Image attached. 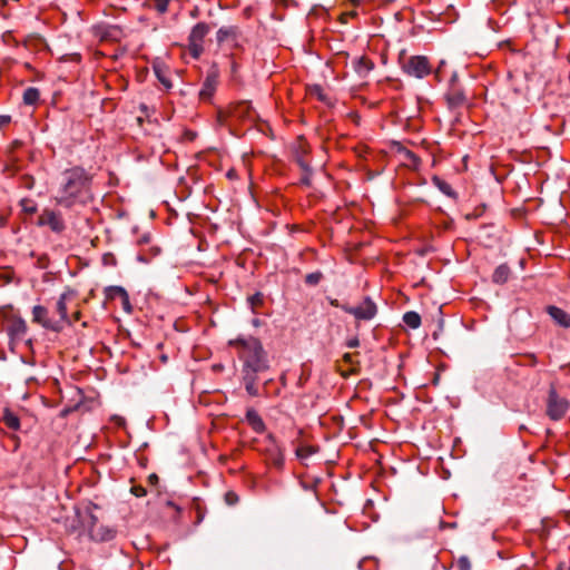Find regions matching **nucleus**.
Segmentation results:
<instances>
[{
  "label": "nucleus",
  "mask_w": 570,
  "mask_h": 570,
  "mask_svg": "<svg viewBox=\"0 0 570 570\" xmlns=\"http://www.w3.org/2000/svg\"><path fill=\"white\" fill-rule=\"evenodd\" d=\"M229 346L237 350L242 361L240 381L249 396H259V382L266 386L272 379H264L271 368L268 354L262 342L254 336H239L228 342Z\"/></svg>",
  "instance_id": "f257e3e1"
},
{
  "label": "nucleus",
  "mask_w": 570,
  "mask_h": 570,
  "mask_svg": "<svg viewBox=\"0 0 570 570\" xmlns=\"http://www.w3.org/2000/svg\"><path fill=\"white\" fill-rule=\"evenodd\" d=\"M91 184L92 176L80 166L63 170L56 189V204L65 208L86 205L92 199Z\"/></svg>",
  "instance_id": "f03ea898"
},
{
  "label": "nucleus",
  "mask_w": 570,
  "mask_h": 570,
  "mask_svg": "<svg viewBox=\"0 0 570 570\" xmlns=\"http://www.w3.org/2000/svg\"><path fill=\"white\" fill-rule=\"evenodd\" d=\"M570 409L567 397L559 394L553 383L550 384L546 399V414L552 421H560Z\"/></svg>",
  "instance_id": "7ed1b4c3"
},
{
  "label": "nucleus",
  "mask_w": 570,
  "mask_h": 570,
  "mask_svg": "<svg viewBox=\"0 0 570 570\" xmlns=\"http://www.w3.org/2000/svg\"><path fill=\"white\" fill-rule=\"evenodd\" d=\"M341 308L345 313L353 315L358 321H371L377 314V306L370 297H365L356 306L344 304L341 305Z\"/></svg>",
  "instance_id": "20e7f679"
},
{
  "label": "nucleus",
  "mask_w": 570,
  "mask_h": 570,
  "mask_svg": "<svg viewBox=\"0 0 570 570\" xmlns=\"http://www.w3.org/2000/svg\"><path fill=\"white\" fill-rule=\"evenodd\" d=\"M266 448H265V458L266 461L273 465L277 470H282L284 468V449L277 442L274 434L269 433L266 436Z\"/></svg>",
  "instance_id": "39448f33"
},
{
  "label": "nucleus",
  "mask_w": 570,
  "mask_h": 570,
  "mask_svg": "<svg viewBox=\"0 0 570 570\" xmlns=\"http://www.w3.org/2000/svg\"><path fill=\"white\" fill-rule=\"evenodd\" d=\"M403 70L406 75L422 79L430 75L431 66L426 57L412 56L403 65Z\"/></svg>",
  "instance_id": "423d86ee"
},
{
  "label": "nucleus",
  "mask_w": 570,
  "mask_h": 570,
  "mask_svg": "<svg viewBox=\"0 0 570 570\" xmlns=\"http://www.w3.org/2000/svg\"><path fill=\"white\" fill-rule=\"evenodd\" d=\"M209 30L210 27L205 22H198L191 29L189 35V50L194 58H198L203 52V41Z\"/></svg>",
  "instance_id": "0eeeda50"
},
{
  "label": "nucleus",
  "mask_w": 570,
  "mask_h": 570,
  "mask_svg": "<svg viewBox=\"0 0 570 570\" xmlns=\"http://www.w3.org/2000/svg\"><path fill=\"white\" fill-rule=\"evenodd\" d=\"M32 322L41 325L43 328L52 332H61L59 322H56V316L49 315V309L41 305H36L32 308Z\"/></svg>",
  "instance_id": "6e6552de"
},
{
  "label": "nucleus",
  "mask_w": 570,
  "mask_h": 570,
  "mask_svg": "<svg viewBox=\"0 0 570 570\" xmlns=\"http://www.w3.org/2000/svg\"><path fill=\"white\" fill-rule=\"evenodd\" d=\"M91 33L100 41H118L122 36L120 27L105 22L94 24Z\"/></svg>",
  "instance_id": "1a4fd4ad"
},
{
  "label": "nucleus",
  "mask_w": 570,
  "mask_h": 570,
  "mask_svg": "<svg viewBox=\"0 0 570 570\" xmlns=\"http://www.w3.org/2000/svg\"><path fill=\"white\" fill-rule=\"evenodd\" d=\"M445 99L449 107L452 109L461 108L466 105L468 99L463 88L456 82V75L452 76Z\"/></svg>",
  "instance_id": "9d476101"
},
{
  "label": "nucleus",
  "mask_w": 570,
  "mask_h": 570,
  "mask_svg": "<svg viewBox=\"0 0 570 570\" xmlns=\"http://www.w3.org/2000/svg\"><path fill=\"white\" fill-rule=\"evenodd\" d=\"M38 225L48 226L55 233H60L65 229V222L61 214L51 209H45L40 214Z\"/></svg>",
  "instance_id": "9b49d317"
},
{
  "label": "nucleus",
  "mask_w": 570,
  "mask_h": 570,
  "mask_svg": "<svg viewBox=\"0 0 570 570\" xmlns=\"http://www.w3.org/2000/svg\"><path fill=\"white\" fill-rule=\"evenodd\" d=\"M75 296L73 291H68L60 295L59 299L55 304V313L58 315L56 317V322H59V325L61 326V331L63 330L65 325L72 324V321L68 317L67 314V305Z\"/></svg>",
  "instance_id": "f8f14e48"
},
{
  "label": "nucleus",
  "mask_w": 570,
  "mask_h": 570,
  "mask_svg": "<svg viewBox=\"0 0 570 570\" xmlns=\"http://www.w3.org/2000/svg\"><path fill=\"white\" fill-rule=\"evenodd\" d=\"M92 509H97L96 504L86 508L82 511H77V518L81 523L82 530L91 535V530L98 525V518L94 514Z\"/></svg>",
  "instance_id": "ddd939ff"
},
{
  "label": "nucleus",
  "mask_w": 570,
  "mask_h": 570,
  "mask_svg": "<svg viewBox=\"0 0 570 570\" xmlns=\"http://www.w3.org/2000/svg\"><path fill=\"white\" fill-rule=\"evenodd\" d=\"M218 77L215 72L208 73L202 85V89L199 91V98L203 101H209L217 88Z\"/></svg>",
  "instance_id": "4468645a"
},
{
  "label": "nucleus",
  "mask_w": 570,
  "mask_h": 570,
  "mask_svg": "<svg viewBox=\"0 0 570 570\" xmlns=\"http://www.w3.org/2000/svg\"><path fill=\"white\" fill-rule=\"evenodd\" d=\"M106 295L111 298H120L122 309L129 314L132 312L129 295L125 287H106Z\"/></svg>",
  "instance_id": "2eb2a0df"
},
{
  "label": "nucleus",
  "mask_w": 570,
  "mask_h": 570,
  "mask_svg": "<svg viewBox=\"0 0 570 570\" xmlns=\"http://www.w3.org/2000/svg\"><path fill=\"white\" fill-rule=\"evenodd\" d=\"M546 312L561 327H564V328L570 327V315L567 312H564L563 309H561L554 305H548L546 307Z\"/></svg>",
  "instance_id": "dca6fc26"
},
{
  "label": "nucleus",
  "mask_w": 570,
  "mask_h": 570,
  "mask_svg": "<svg viewBox=\"0 0 570 570\" xmlns=\"http://www.w3.org/2000/svg\"><path fill=\"white\" fill-rule=\"evenodd\" d=\"M247 424L252 428V430L256 433H263L266 430V424L263 421L262 416L254 409H248L245 415Z\"/></svg>",
  "instance_id": "f3484780"
},
{
  "label": "nucleus",
  "mask_w": 570,
  "mask_h": 570,
  "mask_svg": "<svg viewBox=\"0 0 570 570\" xmlns=\"http://www.w3.org/2000/svg\"><path fill=\"white\" fill-rule=\"evenodd\" d=\"M116 535V530L104 527V525H97L96 529L91 530L90 538L95 541H109L112 540Z\"/></svg>",
  "instance_id": "a211bd4d"
},
{
  "label": "nucleus",
  "mask_w": 570,
  "mask_h": 570,
  "mask_svg": "<svg viewBox=\"0 0 570 570\" xmlns=\"http://www.w3.org/2000/svg\"><path fill=\"white\" fill-rule=\"evenodd\" d=\"M230 114L233 117L238 118V119H242V118L252 119L253 118L252 106L247 101H240V102L236 104L232 108Z\"/></svg>",
  "instance_id": "6ab92c4d"
},
{
  "label": "nucleus",
  "mask_w": 570,
  "mask_h": 570,
  "mask_svg": "<svg viewBox=\"0 0 570 570\" xmlns=\"http://www.w3.org/2000/svg\"><path fill=\"white\" fill-rule=\"evenodd\" d=\"M9 335L13 337H22L27 333V324L21 317L13 318L8 326Z\"/></svg>",
  "instance_id": "aec40b11"
},
{
  "label": "nucleus",
  "mask_w": 570,
  "mask_h": 570,
  "mask_svg": "<svg viewBox=\"0 0 570 570\" xmlns=\"http://www.w3.org/2000/svg\"><path fill=\"white\" fill-rule=\"evenodd\" d=\"M353 67L357 75L364 77L373 69L374 65L366 57H358L353 60Z\"/></svg>",
  "instance_id": "412c9836"
},
{
  "label": "nucleus",
  "mask_w": 570,
  "mask_h": 570,
  "mask_svg": "<svg viewBox=\"0 0 570 570\" xmlns=\"http://www.w3.org/2000/svg\"><path fill=\"white\" fill-rule=\"evenodd\" d=\"M238 37V29L236 27H222L216 35L217 42L224 43L228 40L236 41Z\"/></svg>",
  "instance_id": "4be33fe9"
},
{
  "label": "nucleus",
  "mask_w": 570,
  "mask_h": 570,
  "mask_svg": "<svg viewBox=\"0 0 570 570\" xmlns=\"http://www.w3.org/2000/svg\"><path fill=\"white\" fill-rule=\"evenodd\" d=\"M1 420L4 423V425L12 431H18L20 429L19 416L8 407L3 410Z\"/></svg>",
  "instance_id": "5701e85b"
},
{
  "label": "nucleus",
  "mask_w": 570,
  "mask_h": 570,
  "mask_svg": "<svg viewBox=\"0 0 570 570\" xmlns=\"http://www.w3.org/2000/svg\"><path fill=\"white\" fill-rule=\"evenodd\" d=\"M510 268L505 264L498 266L493 273L492 281L497 284H504L510 278Z\"/></svg>",
  "instance_id": "b1692460"
},
{
  "label": "nucleus",
  "mask_w": 570,
  "mask_h": 570,
  "mask_svg": "<svg viewBox=\"0 0 570 570\" xmlns=\"http://www.w3.org/2000/svg\"><path fill=\"white\" fill-rule=\"evenodd\" d=\"M403 322L406 326H409L412 330H416L421 326V316L419 313L414 311H410L404 313L403 315Z\"/></svg>",
  "instance_id": "393cba45"
},
{
  "label": "nucleus",
  "mask_w": 570,
  "mask_h": 570,
  "mask_svg": "<svg viewBox=\"0 0 570 570\" xmlns=\"http://www.w3.org/2000/svg\"><path fill=\"white\" fill-rule=\"evenodd\" d=\"M40 98V92L35 87H29L23 92V102L26 105H35Z\"/></svg>",
  "instance_id": "a878e982"
},
{
  "label": "nucleus",
  "mask_w": 570,
  "mask_h": 570,
  "mask_svg": "<svg viewBox=\"0 0 570 570\" xmlns=\"http://www.w3.org/2000/svg\"><path fill=\"white\" fill-rule=\"evenodd\" d=\"M433 184L446 196L454 197L455 193L453 191L450 184H448L445 180L441 179L438 176H434L432 178Z\"/></svg>",
  "instance_id": "bb28decb"
},
{
  "label": "nucleus",
  "mask_w": 570,
  "mask_h": 570,
  "mask_svg": "<svg viewBox=\"0 0 570 570\" xmlns=\"http://www.w3.org/2000/svg\"><path fill=\"white\" fill-rule=\"evenodd\" d=\"M171 0H150L148 6L149 8L157 11L159 14H164L168 11V6Z\"/></svg>",
  "instance_id": "cd10ccee"
},
{
  "label": "nucleus",
  "mask_w": 570,
  "mask_h": 570,
  "mask_svg": "<svg viewBox=\"0 0 570 570\" xmlns=\"http://www.w3.org/2000/svg\"><path fill=\"white\" fill-rule=\"evenodd\" d=\"M247 302L253 313H256L257 308L264 304V295L261 292H256L255 294L248 296Z\"/></svg>",
  "instance_id": "c85d7f7f"
},
{
  "label": "nucleus",
  "mask_w": 570,
  "mask_h": 570,
  "mask_svg": "<svg viewBox=\"0 0 570 570\" xmlns=\"http://www.w3.org/2000/svg\"><path fill=\"white\" fill-rule=\"evenodd\" d=\"M316 451H317V449L315 446L303 445V446H298L296 449L295 454L299 460H304V459H307L308 456L313 455L314 453H316Z\"/></svg>",
  "instance_id": "c756f323"
},
{
  "label": "nucleus",
  "mask_w": 570,
  "mask_h": 570,
  "mask_svg": "<svg viewBox=\"0 0 570 570\" xmlns=\"http://www.w3.org/2000/svg\"><path fill=\"white\" fill-rule=\"evenodd\" d=\"M154 71L158 80L164 85V87L170 89L173 85L171 81L169 80V77L166 75V71L159 66H155Z\"/></svg>",
  "instance_id": "7c9ffc66"
},
{
  "label": "nucleus",
  "mask_w": 570,
  "mask_h": 570,
  "mask_svg": "<svg viewBox=\"0 0 570 570\" xmlns=\"http://www.w3.org/2000/svg\"><path fill=\"white\" fill-rule=\"evenodd\" d=\"M22 210L28 214H33L37 212L36 204L30 199H22L21 200Z\"/></svg>",
  "instance_id": "2f4dec72"
},
{
  "label": "nucleus",
  "mask_w": 570,
  "mask_h": 570,
  "mask_svg": "<svg viewBox=\"0 0 570 570\" xmlns=\"http://www.w3.org/2000/svg\"><path fill=\"white\" fill-rule=\"evenodd\" d=\"M456 567L459 570H471L470 559L465 556H462L456 561Z\"/></svg>",
  "instance_id": "473e14b6"
},
{
  "label": "nucleus",
  "mask_w": 570,
  "mask_h": 570,
  "mask_svg": "<svg viewBox=\"0 0 570 570\" xmlns=\"http://www.w3.org/2000/svg\"><path fill=\"white\" fill-rule=\"evenodd\" d=\"M322 277L323 275L321 272L309 273L306 275L305 282L308 284H317L318 282H321Z\"/></svg>",
  "instance_id": "72a5a7b5"
},
{
  "label": "nucleus",
  "mask_w": 570,
  "mask_h": 570,
  "mask_svg": "<svg viewBox=\"0 0 570 570\" xmlns=\"http://www.w3.org/2000/svg\"><path fill=\"white\" fill-rule=\"evenodd\" d=\"M523 361L521 362V364L523 365H529V366H535L538 361H537V356L534 354H524L522 356Z\"/></svg>",
  "instance_id": "f704fd0d"
},
{
  "label": "nucleus",
  "mask_w": 570,
  "mask_h": 570,
  "mask_svg": "<svg viewBox=\"0 0 570 570\" xmlns=\"http://www.w3.org/2000/svg\"><path fill=\"white\" fill-rule=\"evenodd\" d=\"M238 500H239L238 495L233 491H229L225 494V502L228 505H235L238 502Z\"/></svg>",
  "instance_id": "c9c22d12"
},
{
  "label": "nucleus",
  "mask_w": 570,
  "mask_h": 570,
  "mask_svg": "<svg viewBox=\"0 0 570 570\" xmlns=\"http://www.w3.org/2000/svg\"><path fill=\"white\" fill-rule=\"evenodd\" d=\"M296 161L302 170H307L311 168L308 161L303 157V154L301 155L298 151L296 154Z\"/></svg>",
  "instance_id": "e433bc0d"
},
{
  "label": "nucleus",
  "mask_w": 570,
  "mask_h": 570,
  "mask_svg": "<svg viewBox=\"0 0 570 570\" xmlns=\"http://www.w3.org/2000/svg\"><path fill=\"white\" fill-rule=\"evenodd\" d=\"M311 176H312V169L308 168L307 170H303V175L301 177V184L305 186L311 185Z\"/></svg>",
  "instance_id": "4c0bfd02"
},
{
  "label": "nucleus",
  "mask_w": 570,
  "mask_h": 570,
  "mask_svg": "<svg viewBox=\"0 0 570 570\" xmlns=\"http://www.w3.org/2000/svg\"><path fill=\"white\" fill-rule=\"evenodd\" d=\"M131 493L138 498L145 497L147 494V491L141 485H134L131 488Z\"/></svg>",
  "instance_id": "58836bf2"
},
{
  "label": "nucleus",
  "mask_w": 570,
  "mask_h": 570,
  "mask_svg": "<svg viewBox=\"0 0 570 570\" xmlns=\"http://www.w3.org/2000/svg\"><path fill=\"white\" fill-rule=\"evenodd\" d=\"M102 262L105 265H115L116 264V258L112 254L110 253H107L102 256Z\"/></svg>",
  "instance_id": "ea45409f"
},
{
  "label": "nucleus",
  "mask_w": 570,
  "mask_h": 570,
  "mask_svg": "<svg viewBox=\"0 0 570 570\" xmlns=\"http://www.w3.org/2000/svg\"><path fill=\"white\" fill-rule=\"evenodd\" d=\"M11 121V116L9 115H0V129L7 125H9Z\"/></svg>",
  "instance_id": "a19ab883"
},
{
  "label": "nucleus",
  "mask_w": 570,
  "mask_h": 570,
  "mask_svg": "<svg viewBox=\"0 0 570 570\" xmlns=\"http://www.w3.org/2000/svg\"><path fill=\"white\" fill-rule=\"evenodd\" d=\"M360 345V341L357 337H353V338H350L347 342H346V346L348 348H355Z\"/></svg>",
  "instance_id": "79ce46f5"
},
{
  "label": "nucleus",
  "mask_w": 570,
  "mask_h": 570,
  "mask_svg": "<svg viewBox=\"0 0 570 570\" xmlns=\"http://www.w3.org/2000/svg\"><path fill=\"white\" fill-rule=\"evenodd\" d=\"M148 481L150 484H157L159 481V478L157 474L153 473L148 476Z\"/></svg>",
  "instance_id": "37998d69"
},
{
  "label": "nucleus",
  "mask_w": 570,
  "mask_h": 570,
  "mask_svg": "<svg viewBox=\"0 0 570 570\" xmlns=\"http://www.w3.org/2000/svg\"><path fill=\"white\" fill-rule=\"evenodd\" d=\"M353 354L346 353L343 356L344 362L352 364L353 363Z\"/></svg>",
  "instance_id": "c03bdc74"
},
{
  "label": "nucleus",
  "mask_w": 570,
  "mask_h": 570,
  "mask_svg": "<svg viewBox=\"0 0 570 570\" xmlns=\"http://www.w3.org/2000/svg\"><path fill=\"white\" fill-rule=\"evenodd\" d=\"M407 156H409L410 159H412L414 161L417 160L416 156L413 153H411V151L407 153Z\"/></svg>",
  "instance_id": "a18cd8bd"
},
{
  "label": "nucleus",
  "mask_w": 570,
  "mask_h": 570,
  "mask_svg": "<svg viewBox=\"0 0 570 570\" xmlns=\"http://www.w3.org/2000/svg\"><path fill=\"white\" fill-rule=\"evenodd\" d=\"M299 148L302 149V153H306V150H305V146H304V144H303V142H301V144H299Z\"/></svg>",
  "instance_id": "49530a36"
},
{
  "label": "nucleus",
  "mask_w": 570,
  "mask_h": 570,
  "mask_svg": "<svg viewBox=\"0 0 570 570\" xmlns=\"http://www.w3.org/2000/svg\"><path fill=\"white\" fill-rule=\"evenodd\" d=\"M253 324H254L255 326H258V325H259V321H258L257 318H255V320L253 321Z\"/></svg>",
  "instance_id": "de8ad7c7"
},
{
  "label": "nucleus",
  "mask_w": 570,
  "mask_h": 570,
  "mask_svg": "<svg viewBox=\"0 0 570 570\" xmlns=\"http://www.w3.org/2000/svg\"><path fill=\"white\" fill-rule=\"evenodd\" d=\"M79 318V312H75V320L77 321Z\"/></svg>",
  "instance_id": "09e8293b"
},
{
  "label": "nucleus",
  "mask_w": 570,
  "mask_h": 570,
  "mask_svg": "<svg viewBox=\"0 0 570 570\" xmlns=\"http://www.w3.org/2000/svg\"><path fill=\"white\" fill-rule=\"evenodd\" d=\"M138 259H139V261L145 262V258H144V256H142V255H139V256H138Z\"/></svg>",
  "instance_id": "8fccbe9b"
},
{
  "label": "nucleus",
  "mask_w": 570,
  "mask_h": 570,
  "mask_svg": "<svg viewBox=\"0 0 570 570\" xmlns=\"http://www.w3.org/2000/svg\"><path fill=\"white\" fill-rule=\"evenodd\" d=\"M331 305L338 306V304L336 303V301H332V302H331Z\"/></svg>",
  "instance_id": "3c124183"
},
{
  "label": "nucleus",
  "mask_w": 570,
  "mask_h": 570,
  "mask_svg": "<svg viewBox=\"0 0 570 570\" xmlns=\"http://www.w3.org/2000/svg\"><path fill=\"white\" fill-rule=\"evenodd\" d=\"M187 293L191 294V291L189 289V286H186Z\"/></svg>",
  "instance_id": "603ef678"
},
{
  "label": "nucleus",
  "mask_w": 570,
  "mask_h": 570,
  "mask_svg": "<svg viewBox=\"0 0 570 570\" xmlns=\"http://www.w3.org/2000/svg\"><path fill=\"white\" fill-rule=\"evenodd\" d=\"M187 293L191 294V291L189 289V286H186Z\"/></svg>",
  "instance_id": "864d4df0"
},
{
  "label": "nucleus",
  "mask_w": 570,
  "mask_h": 570,
  "mask_svg": "<svg viewBox=\"0 0 570 570\" xmlns=\"http://www.w3.org/2000/svg\"><path fill=\"white\" fill-rule=\"evenodd\" d=\"M187 293L191 294V291L189 289V286H186Z\"/></svg>",
  "instance_id": "5fc2aeb1"
},
{
  "label": "nucleus",
  "mask_w": 570,
  "mask_h": 570,
  "mask_svg": "<svg viewBox=\"0 0 570 570\" xmlns=\"http://www.w3.org/2000/svg\"><path fill=\"white\" fill-rule=\"evenodd\" d=\"M352 2H358L360 0H351Z\"/></svg>",
  "instance_id": "6e6d98bb"
}]
</instances>
